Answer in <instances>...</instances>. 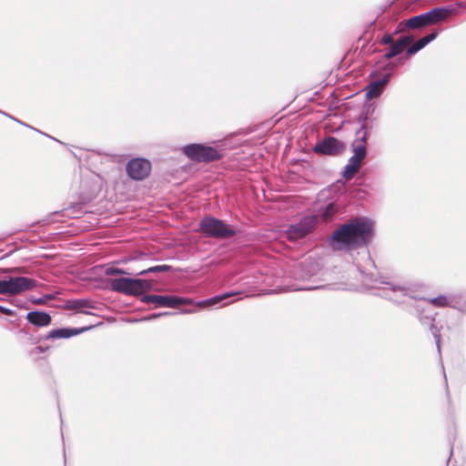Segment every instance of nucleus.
Here are the masks:
<instances>
[{"instance_id":"obj_32","label":"nucleus","mask_w":466,"mask_h":466,"mask_svg":"<svg viewBox=\"0 0 466 466\" xmlns=\"http://www.w3.org/2000/svg\"><path fill=\"white\" fill-rule=\"evenodd\" d=\"M381 43L383 45H392L393 43V36L390 34L384 35L381 38Z\"/></svg>"},{"instance_id":"obj_16","label":"nucleus","mask_w":466,"mask_h":466,"mask_svg":"<svg viewBox=\"0 0 466 466\" xmlns=\"http://www.w3.org/2000/svg\"><path fill=\"white\" fill-rule=\"evenodd\" d=\"M413 40L414 36L411 35L401 36L396 43L390 46L388 51L384 54L383 57L386 59H390L401 54Z\"/></svg>"},{"instance_id":"obj_19","label":"nucleus","mask_w":466,"mask_h":466,"mask_svg":"<svg viewBox=\"0 0 466 466\" xmlns=\"http://www.w3.org/2000/svg\"><path fill=\"white\" fill-rule=\"evenodd\" d=\"M28 322L36 327H46L51 323V316L45 311L33 310L26 315Z\"/></svg>"},{"instance_id":"obj_17","label":"nucleus","mask_w":466,"mask_h":466,"mask_svg":"<svg viewBox=\"0 0 466 466\" xmlns=\"http://www.w3.org/2000/svg\"><path fill=\"white\" fill-rule=\"evenodd\" d=\"M390 74H385L380 79L372 81L367 86L366 97L369 99L380 96L383 91L384 86L389 82Z\"/></svg>"},{"instance_id":"obj_33","label":"nucleus","mask_w":466,"mask_h":466,"mask_svg":"<svg viewBox=\"0 0 466 466\" xmlns=\"http://www.w3.org/2000/svg\"><path fill=\"white\" fill-rule=\"evenodd\" d=\"M0 294H1V295H5V294H7V291H6V281H5V279L0 280Z\"/></svg>"},{"instance_id":"obj_25","label":"nucleus","mask_w":466,"mask_h":466,"mask_svg":"<svg viewBox=\"0 0 466 466\" xmlns=\"http://www.w3.org/2000/svg\"><path fill=\"white\" fill-rule=\"evenodd\" d=\"M452 309L466 314V292L454 294Z\"/></svg>"},{"instance_id":"obj_11","label":"nucleus","mask_w":466,"mask_h":466,"mask_svg":"<svg viewBox=\"0 0 466 466\" xmlns=\"http://www.w3.org/2000/svg\"><path fill=\"white\" fill-rule=\"evenodd\" d=\"M150 170V161L141 157L129 160L126 167L127 174L134 180L145 179L149 175Z\"/></svg>"},{"instance_id":"obj_6","label":"nucleus","mask_w":466,"mask_h":466,"mask_svg":"<svg viewBox=\"0 0 466 466\" xmlns=\"http://www.w3.org/2000/svg\"><path fill=\"white\" fill-rule=\"evenodd\" d=\"M182 152L189 159L199 163H209L223 157V154L217 148L202 144H189L184 146Z\"/></svg>"},{"instance_id":"obj_38","label":"nucleus","mask_w":466,"mask_h":466,"mask_svg":"<svg viewBox=\"0 0 466 466\" xmlns=\"http://www.w3.org/2000/svg\"><path fill=\"white\" fill-rule=\"evenodd\" d=\"M444 378H446L445 374H444ZM445 381H446L445 386H446V388H448L447 379H445ZM447 391H449V389H447Z\"/></svg>"},{"instance_id":"obj_10","label":"nucleus","mask_w":466,"mask_h":466,"mask_svg":"<svg viewBox=\"0 0 466 466\" xmlns=\"http://www.w3.org/2000/svg\"><path fill=\"white\" fill-rule=\"evenodd\" d=\"M318 224L315 215L305 216L298 223L291 224L287 231V237L291 241H297L306 237Z\"/></svg>"},{"instance_id":"obj_8","label":"nucleus","mask_w":466,"mask_h":466,"mask_svg":"<svg viewBox=\"0 0 466 466\" xmlns=\"http://www.w3.org/2000/svg\"><path fill=\"white\" fill-rule=\"evenodd\" d=\"M140 301L143 303H153L155 308H170L176 309L179 305H192L194 300L188 298H181L170 295H154V294H144L140 298Z\"/></svg>"},{"instance_id":"obj_12","label":"nucleus","mask_w":466,"mask_h":466,"mask_svg":"<svg viewBox=\"0 0 466 466\" xmlns=\"http://www.w3.org/2000/svg\"><path fill=\"white\" fill-rule=\"evenodd\" d=\"M346 146L334 137H328L319 140L313 147V151L319 155L335 156L344 151Z\"/></svg>"},{"instance_id":"obj_37","label":"nucleus","mask_w":466,"mask_h":466,"mask_svg":"<svg viewBox=\"0 0 466 466\" xmlns=\"http://www.w3.org/2000/svg\"><path fill=\"white\" fill-rule=\"evenodd\" d=\"M35 350L37 352V353H42L45 351V350L42 348V347H36L35 349Z\"/></svg>"},{"instance_id":"obj_4","label":"nucleus","mask_w":466,"mask_h":466,"mask_svg":"<svg viewBox=\"0 0 466 466\" xmlns=\"http://www.w3.org/2000/svg\"><path fill=\"white\" fill-rule=\"evenodd\" d=\"M111 290L124 295L139 296L152 289L153 283L143 279L116 278L109 280Z\"/></svg>"},{"instance_id":"obj_23","label":"nucleus","mask_w":466,"mask_h":466,"mask_svg":"<svg viewBox=\"0 0 466 466\" xmlns=\"http://www.w3.org/2000/svg\"><path fill=\"white\" fill-rule=\"evenodd\" d=\"M427 302L436 308H451L454 303V294L440 295L427 299Z\"/></svg>"},{"instance_id":"obj_22","label":"nucleus","mask_w":466,"mask_h":466,"mask_svg":"<svg viewBox=\"0 0 466 466\" xmlns=\"http://www.w3.org/2000/svg\"><path fill=\"white\" fill-rule=\"evenodd\" d=\"M84 213L83 205L81 203H74L68 208L55 212L54 216H61L68 218H79Z\"/></svg>"},{"instance_id":"obj_7","label":"nucleus","mask_w":466,"mask_h":466,"mask_svg":"<svg viewBox=\"0 0 466 466\" xmlns=\"http://www.w3.org/2000/svg\"><path fill=\"white\" fill-rule=\"evenodd\" d=\"M414 310L415 315L419 319L420 323L430 329L431 333L432 334L435 339L437 350L439 352H441V327H438L435 323V316L437 315V313L422 306L420 303H417L414 306Z\"/></svg>"},{"instance_id":"obj_27","label":"nucleus","mask_w":466,"mask_h":466,"mask_svg":"<svg viewBox=\"0 0 466 466\" xmlns=\"http://www.w3.org/2000/svg\"><path fill=\"white\" fill-rule=\"evenodd\" d=\"M320 288L321 287H319V286H309V285L299 286L297 284H293V285L282 287V288H280L279 290L289 292V291H297V290H313V289H318Z\"/></svg>"},{"instance_id":"obj_34","label":"nucleus","mask_w":466,"mask_h":466,"mask_svg":"<svg viewBox=\"0 0 466 466\" xmlns=\"http://www.w3.org/2000/svg\"><path fill=\"white\" fill-rule=\"evenodd\" d=\"M0 312L5 314L7 316H12L15 313L13 309H7V308H5L4 306H1V305H0Z\"/></svg>"},{"instance_id":"obj_29","label":"nucleus","mask_w":466,"mask_h":466,"mask_svg":"<svg viewBox=\"0 0 466 466\" xmlns=\"http://www.w3.org/2000/svg\"><path fill=\"white\" fill-rule=\"evenodd\" d=\"M175 314H177V313L169 312V311L153 313V314H150V315L141 318L139 319V321H149V320L156 319L163 317V316H169V315H175Z\"/></svg>"},{"instance_id":"obj_28","label":"nucleus","mask_w":466,"mask_h":466,"mask_svg":"<svg viewBox=\"0 0 466 466\" xmlns=\"http://www.w3.org/2000/svg\"><path fill=\"white\" fill-rule=\"evenodd\" d=\"M358 171L359 168L355 167V166L347 164L342 172V176L346 180H350L355 176V174Z\"/></svg>"},{"instance_id":"obj_24","label":"nucleus","mask_w":466,"mask_h":466,"mask_svg":"<svg viewBox=\"0 0 466 466\" xmlns=\"http://www.w3.org/2000/svg\"><path fill=\"white\" fill-rule=\"evenodd\" d=\"M240 293H241L240 291L226 292V293H223L220 295L214 296L208 299L198 301L197 303V305L198 306H213V305L222 302L223 300H225L227 299L239 295Z\"/></svg>"},{"instance_id":"obj_18","label":"nucleus","mask_w":466,"mask_h":466,"mask_svg":"<svg viewBox=\"0 0 466 466\" xmlns=\"http://www.w3.org/2000/svg\"><path fill=\"white\" fill-rule=\"evenodd\" d=\"M90 328H82V329H76V328H61V329H56L50 330L47 335L46 336V339H68L73 336L79 335L85 330L89 329Z\"/></svg>"},{"instance_id":"obj_5","label":"nucleus","mask_w":466,"mask_h":466,"mask_svg":"<svg viewBox=\"0 0 466 466\" xmlns=\"http://www.w3.org/2000/svg\"><path fill=\"white\" fill-rule=\"evenodd\" d=\"M199 230L207 237L219 239L228 238L236 235V231L223 220L206 216L199 222Z\"/></svg>"},{"instance_id":"obj_26","label":"nucleus","mask_w":466,"mask_h":466,"mask_svg":"<svg viewBox=\"0 0 466 466\" xmlns=\"http://www.w3.org/2000/svg\"><path fill=\"white\" fill-rule=\"evenodd\" d=\"M171 268H172V267L168 266V265H157V266L150 267L147 269L141 270L137 275L144 276L147 273H156L157 274V273L167 272V271H170Z\"/></svg>"},{"instance_id":"obj_14","label":"nucleus","mask_w":466,"mask_h":466,"mask_svg":"<svg viewBox=\"0 0 466 466\" xmlns=\"http://www.w3.org/2000/svg\"><path fill=\"white\" fill-rule=\"evenodd\" d=\"M319 270V266L317 262L305 259L294 268L293 277L296 279L305 281L317 275Z\"/></svg>"},{"instance_id":"obj_39","label":"nucleus","mask_w":466,"mask_h":466,"mask_svg":"<svg viewBox=\"0 0 466 466\" xmlns=\"http://www.w3.org/2000/svg\"><path fill=\"white\" fill-rule=\"evenodd\" d=\"M367 120V116H363V121Z\"/></svg>"},{"instance_id":"obj_21","label":"nucleus","mask_w":466,"mask_h":466,"mask_svg":"<svg viewBox=\"0 0 466 466\" xmlns=\"http://www.w3.org/2000/svg\"><path fill=\"white\" fill-rule=\"evenodd\" d=\"M339 209V206L335 202H329L326 206L319 208L318 214L316 215L317 218L328 222L335 217Z\"/></svg>"},{"instance_id":"obj_13","label":"nucleus","mask_w":466,"mask_h":466,"mask_svg":"<svg viewBox=\"0 0 466 466\" xmlns=\"http://www.w3.org/2000/svg\"><path fill=\"white\" fill-rule=\"evenodd\" d=\"M6 281L8 295H17L25 290H31L37 286L35 279L27 277H11Z\"/></svg>"},{"instance_id":"obj_3","label":"nucleus","mask_w":466,"mask_h":466,"mask_svg":"<svg viewBox=\"0 0 466 466\" xmlns=\"http://www.w3.org/2000/svg\"><path fill=\"white\" fill-rule=\"evenodd\" d=\"M455 12V8L451 6H441L434 7L431 10L414 15L407 20H403L400 23L399 26L403 25L399 31L403 29H422L427 26L437 25L440 22L445 21Z\"/></svg>"},{"instance_id":"obj_20","label":"nucleus","mask_w":466,"mask_h":466,"mask_svg":"<svg viewBox=\"0 0 466 466\" xmlns=\"http://www.w3.org/2000/svg\"><path fill=\"white\" fill-rule=\"evenodd\" d=\"M438 30H433L431 33L417 40L413 45L408 47L407 55L413 56L420 50L424 48L428 44L433 41L438 36Z\"/></svg>"},{"instance_id":"obj_36","label":"nucleus","mask_w":466,"mask_h":466,"mask_svg":"<svg viewBox=\"0 0 466 466\" xmlns=\"http://www.w3.org/2000/svg\"><path fill=\"white\" fill-rule=\"evenodd\" d=\"M0 113H1V114H4V115H5V116H7L8 117L12 118L13 120H15V121H16V122H18V123H20V124H22V125H25V124H24V123H22L21 121L17 120V119H16V118H15V117H12V116H8L7 114H5V113L2 112L1 110H0Z\"/></svg>"},{"instance_id":"obj_9","label":"nucleus","mask_w":466,"mask_h":466,"mask_svg":"<svg viewBox=\"0 0 466 466\" xmlns=\"http://www.w3.org/2000/svg\"><path fill=\"white\" fill-rule=\"evenodd\" d=\"M356 138L353 141L351 147L353 151V156L350 157L348 164L353 165L355 167H360L362 161L366 157L367 149H366V141L368 136V129L365 124H362L360 128L356 132Z\"/></svg>"},{"instance_id":"obj_31","label":"nucleus","mask_w":466,"mask_h":466,"mask_svg":"<svg viewBox=\"0 0 466 466\" xmlns=\"http://www.w3.org/2000/svg\"><path fill=\"white\" fill-rule=\"evenodd\" d=\"M105 274L106 276H112V275H125L127 274V272L122 268H116V267H109L106 268L105 270Z\"/></svg>"},{"instance_id":"obj_2","label":"nucleus","mask_w":466,"mask_h":466,"mask_svg":"<svg viewBox=\"0 0 466 466\" xmlns=\"http://www.w3.org/2000/svg\"><path fill=\"white\" fill-rule=\"evenodd\" d=\"M365 286L367 289L374 290V295L395 303H406L409 300H416L409 288L398 285L393 281L383 279H370L365 280Z\"/></svg>"},{"instance_id":"obj_30","label":"nucleus","mask_w":466,"mask_h":466,"mask_svg":"<svg viewBox=\"0 0 466 466\" xmlns=\"http://www.w3.org/2000/svg\"><path fill=\"white\" fill-rule=\"evenodd\" d=\"M56 298V295L55 294H46L44 295L43 297H40V298H37V299H32V302L35 305H44L46 304L47 301L49 300H52Z\"/></svg>"},{"instance_id":"obj_1","label":"nucleus","mask_w":466,"mask_h":466,"mask_svg":"<svg viewBox=\"0 0 466 466\" xmlns=\"http://www.w3.org/2000/svg\"><path fill=\"white\" fill-rule=\"evenodd\" d=\"M374 234L373 222L363 217L355 218L337 228L329 239L335 250H351L366 247Z\"/></svg>"},{"instance_id":"obj_35","label":"nucleus","mask_w":466,"mask_h":466,"mask_svg":"<svg viewBox=\"0 0 466 466\" xmlns=\"http://www.w3.org/2000/svg\"><path fill=\"white\" fill-rule=\"evenodd\" d=\"M192 312H194V310L190 309H183L180 310V313H182V314H190Z\"/></svg>"},{"instance_id":"obj_15","label":"nucleus","mask_w":466,"mask_h":466,"mask_svg":"<svg viewBox=\"0 0 466 466\" xmlns=\"http://www.w3.org/2000/svg\"><path fill=\"white\" fill-rule=\"evenodd\" d=\"M66 308L71 310H76L79 313L90 315L91 309H96V306L94 301L88 299H67L66 301Z\"/></svg>"}]
</instances>
